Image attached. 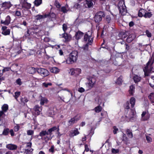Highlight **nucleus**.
Returning a JSON list of instances; mask_svg holds the SVG:
<instances>
[{
	"label": "nucleus",
	"mask_w": 154,
	"mask_h": 154,
	"mask_svg": "<svg viewBox=\"0 0 154 154\" xmlns=\"http://www.w3.org/2000/svg\"><path fill=\"white\" fill-rule=\"evenodd\" d=\"M125 52H127V51L128 50H129V49H130V47H129V46L127 44H125Z\"/></svg>",
	"instance_id": "69168bd1"
},
{
	"label": "nucleus",
	"mask_w": 154,
	"mask_h": 154,
	"mask_svg": "<svg viewBox=\"0 0 154 154\" xmlns=\"http://www.w3.org/2000/svg\"><path fill=\"white\" fill-rule=\"evenodd\" d=\"M52 85V84L51 83H43V85L45 87H48V86H51Z\"/></svg>",
	"instance_id": "0e129e2a"
},
{
	"label": "nucleus",
	"mask_w": 154,
	"mask_h": 154,
	"mask_svg": "<svg viewBox=\"0 0 154 154\" xmlns=\"http://www.w3.org/2000/svg\"><path fill=\"white\" fill-rule=\"evenodd\" d=\"M15 15L16 16H20L21 15V13L20 11H15Z\"/></svg>",
	"instance_id": "e2e57ef3"
},
{
	"label": "nucleus",
	"mask_w": 154,
	"mask_h": 154,
	"mask_svg": "<svg viewBox=\"0 0 154 154\" xmlns=\"http://www.w3.org/2000/svg\"><path fill=\"white\" fill-rule=\"evenodd\" d=\"M21 5L22 8H23V11H28L31 8V4L25 1H24Z\"/></svg>",
	"instance_id": "0eeeda50"
},
{
	"label": "nucleus",
	"mask_w": 154,
	"mask_h": 154,
	"mask_svg": "<svg viewBox=\"0 0 154 154\" xmlns=\"http://www.w3.org/2000/svg\"><path fill=\"white\" fill-rule=\"evenodd\" d=\"M11 18L8 15L6 18L5 21L1 20V23L5 25H8L11 22Z\"/></svg>",
	"instance_id": "4468645a"
},
{
	"label": "nucleus",
	"mask_w": 154,
	"mask_h": 154,
	"mask_svg": "<svg viewBox=\"0 0 154 154\" xmlns=\"http://www.w3.org/2000/svg\"><path fill=\"white\" fill-rule=\"evenodd\" d=\"M130 104L128 101H127L124 105V107L125 109H130Z\"/></svg>",
	"instance_id": "49530a36"
},
{
	"label": "nucleus",
	"mask_w": 154,
	"mask_h": 154,
	"mask_svg": "<svg viewBox=\"0 0 154 154\" xmlns=\"http://www.w3.org/2000/svg\"><path fill=\"white\" fill-rule=\"evenodd\" d=\"M46 135H49L48 131L46 130H42L40 132L38 136L41 137V139H42L43 137Z\"/></svg>",
	"instance_id": "a211bd4d"
},
{
	"label": "nucleus",
	"mask_w": 154,
	"mask_h": 154,
	"mask_svg": "<svg viewBox=\"0 0 154 154\" xmlns=\"http://www.w3.org/2000/svg\"><path fill=\"white\" fill-rule=\"evenodd\" d=\"M105 16V14L103 11H100L97 12L94 18V20L95 22L99 23L102 20V18L104 17Z\"/></svg>",
	"instance_id": "7ed1b4c3"
},
{
	"label": "nucleus",
	"mask_w": 154,
	"mask_h": 154,
	"mask_svg": "<svg viewBox=\"0 0 154 154\" xmlns=\"http://www.w3.org/2000/svg\"><path fill=\"white\" fill-rule=\"evenodd\" d=\"M149 98L152 103H154V93H151L149 96Z\"/></svg>",
	"instance_id": "2f4dec72"
},
{
	"label": "nucleus",
	"mask_w": 154,
	"mask_h": 154,
	"mask_svg": "<svg viewBox=\"0 0 154 154\" xmlns=\"http://www.w3.org/2000/svg\"><path fill=\"white\" fill-rule=\"evenodd\" d=\"M135 99L134 97H132L131 98L130 100V103L131 104L132 107H133L135 104Z\"/></svg>",
	"instance_id": "473e14b6"
},
{
	"label": "nucleus",
	"mask_w": 154,
	"mask_h": 154,
	"mask_svg": "<svg viewBox=\"0 0 154 154\" xmlns=\"http://www.w3.org/2000/svg\"><path fill=\"white\" fill-rule=\"evenodd\" d=\"M146 33L148 37H151V33L148 30H147L146 31Z\"/></svg>",
	"instance_id": "052dcab7"
},
{
	"label": "nucleus",
	"mask_w": 154,
	"mask_h": 154,
	"mask_svg": "<svg viewBox=\"0 0 154 154\" xmlns=\"http://www.w3.org/2000/svg\"><path fill=\"white\" fill-rule=\"evenodd\" d=\"M48 100L46 98L42 97L40 100V104L41 105H43L44 103H47Z\"/></svg>",
	"instance_id": "5701e85b"
},
{
	"label": "nucleus",
	"mask_w": 154,
	"mask_h": 154,
	"mask_svg": "<svg viewBox=\"0 0 154 154\" xmlns=\"http://www.w3.org/2000/svg\"><path fill=\"white\" fill-rule=\"evenodd\" d=\"M33 150L32 149H27L24 150V154H29L30 153L32 152Z\"/></svg>",
	"instance_id": "79ce46f5"
},
{
	"label": "nucleus",
	"mask_w": 154,
	"mask_h": 154,
	"mask_svg": "<svg viewBox=\"0 0 154 154\" xmlns=\"http://www.w3.org/2000/svg\"><path fill=\"white\" fill-rule=\"evenodd\" d=\"M8 105L5 104L2 106V108L3 111L6 112L8 109Z\"/></svg>",
	"instance_id": "37998d69"
},
{
	"label": "nucleus",
	"mask_w": 154,
	"mask_h": 154,
	"mask_svg": "<svg viewBox=\"0 0 154 154\" xmlns=\"http://www.w3.org/2000/svg\"><path fill=\"white\" fill-rule=\"evenodd\" d=\"M113 132L114 134H116L117 133V132L118 131V129L117 128L116 126H114L113 127Z\"/></svg>",
	"instance_id": "13d9d810"
},
{
	"label": "nucleus",
	"mask_w": 154,
	"mask_h": 154,
	"mask_svg": "<svg viewBox=\"0 0 154 154\" xmlns=\"http://www.w3.org/2000/svg\"><path fill=\"white\" fill-rule=\"evenodd\" d=\"M131 35H129L128 37L127 38L126 40L128 42H131L133 40V38H131Z\"/></svg>",
	"instance_id": "8fccbe9b"
},
{
	"label": "nucleus",
	"mask_w": 154,
	"mask_h": 154,
	"mask_svg": "<svg viewBox=\"0 0 154 154\" xmlns=\"http://www.w3.org/2000/svg\"><path fill=\"white\" fill-rule=\"evenodd\" d=\"M33 109L35 112V114L39 115L42 110V107L38 105H36L34 107Z\"/></svg>",
	"instance_id": "9b49d317"
},
{
	"label": "nucleus",
	"mask_w": 154,
	"mask_h": 154,
	"mask_svg": "<svg viewBox=\"0 0 154 154\" xmlns=\"http://www.w3.org/2000/svg\"><path fill=\"white\" fill-rule=\"evenodd\" d=\"M38 73L42 76L45 77L49 75V72L48 70L43 68H38L37 69Z\"/></svg>",
	"instance_id": "39448f33"
},
{
	"label": "nucleus",
	"mask_w": 154,
	"mask_h": 154,
	"mask_svg": "<svg viewBox=\"0 0 154 154\" xmlns=\"http://www.w3.org/2000/svg\"><path fill=\"white\" fill-rule=\"evenodd\" d=\"M88 83L89 88H92L96 82V79L93 77H89L88 78Z\"/></svg>",
	"instance_id": "423d86ee"
},
{
	"label": "nucleus",
	"mask_w": 154,
	"mask_h": 154,
	"mask_svg": "<svg viewBox=\"0 0 154 154\" xmlns=\"http://www.w3.org/2000/svg\"><path fill=\"white\" fill-rule=\"evenodd\" d=\"M10 68L9 67H5L2 70V71L3 73L5 72L8 71L10 70Z\"/></svg>",
	"instance_id": "774afa93"
},
{
	"label": "nucleus",
	"mask_w": 154,
	"mask_h": 154,
	"mask_svg": "<svg viewBox=\"0 0 154 154\" xmlns=\"http://www.w3.org/2000/svg\"><path fill=\"white\" fill-rule=\"evenodd\" d=\"M9 132V129L8 128H5L2 132V134L5 136L7 135L8 134Z\"/></svg>",
	"instance_id": "ea45409f"
},
{
	"label": "nucleus",
	"mask_w": 154,
	"mask_h": 154,
	"mask_svg": "<svg viewBox=\"0 0 154 154\" xmlns=\"http://www.w3.org/2000/svg\"><path fill=\"white\" fill-rule=\"evenodd\" d=\"M93 38L91 32L88 31L85 34L84 40L87 42L89 45H91L93 42Z\"/></svg>",
	"instance_id": "f03ea898"
},
{
	"label": "nucleus",
	"mask_w": 154,
	"mask_h": 154,
	"mask_svg": "<svg viewBox=\"0 0 154 154\" xmlns=\"http://www.w3.org/2000/svg\"><path fill=\"white\" fill-rule=\"evenodd\" d=\"M89 44L87 43L85 45H83V47H82V48L83 50L85 52H86L88 50V47Z\"/></svg>",
	"instance_id": "4c0bfd02"
},
{
	"label": "nucleus",
	"mask_w": 154,
	"mask_h": 154,
	"mask_svg": "<svg viewBox=\"0 0 154 154\" xmlns=\"http://www.w3.org/2000/svg\"><path fill=\"white\" fill-rule=\"evenodd\" d=\"M38 68H35L33 67H31L29 68V72L30 74H33L37 71V69Z\"/></svg>",
	"instance_id": "cd10ccee"
},
{
	"label": "nucleus",
	"mask_w": 154,
	"mask_h": 154,
	"mask_svg": "<svg viewBox=\"0 0 154 154\" xmlns=\"http://www.w3.org/2000/svg\"><path fill=\"white\" fill-rule=\"evenodd\" d=\"M79 134L78 128H75L74 130H72L70 131L69 136L70 137H72L76 136Z\"/></svg>",
	"instance_id": "9d476101"
},
{
	"label": "nucleus",
	"mask_w": 154,
	"mask_h": 154,
	"mask_svg": "<svg viewBox=\"0 0 154 154\" xmlns=\"http://www.w3.org/2000/svg\"><path fill=\"white\" fill-rule=\"evenodd\" d=\"M76 116L72 118L68 121L69 126L72 125L73 124L75 123L79 120L77 118Z\"/></svg>",
	"instance_id": "2eb2a0df"
},
{
	"label": "nucleus",
	"mask_w": 154,
	"mask_h": 154,
	"mask_svg": "<svg viewBox=\"0 0 154 154\" xmlns=\"http://www.w3.org/2000/svg\"><path fill=\"white\" fill-rule=\"evenodd\" d=\"M78 57V52L77 51H73L69 55V57L66 60V62L68 64H70L76 62Z\"/></svg>",
	"instance_id": "f257e3e1"
},
{
	"label": "nucleus",
	"mask_w": 154,
	"mask_h": 154,
	"mask_svg": "<svg viewBox=\"0 0 154 154\" xmlns=\"http://www.w3.org/2000/svg\"><path fill=\"white\" fill-rule=\"evenodd\" d=\"M152 14L151 12H147L146 11L145 12V14L144 17L146 18H150L152 16Z\"/></svg>",
	"instance_id": "a19ab883"
},
{
	"label": "nucleus",
	"mask_w": 154,
	"mask_h": 154,
	"mask_svg": "<svg viewBox=\"0 0 154 154\" xmlns=\"http://www.w3.org/2000/svg\"><path fill=\"white\" fill-rule=\"evenodd\" d=\"M32 146V143L31 142L27 143L26 145V147L28 148L27 149H30Z\"/></svg>",
	"instance_id": "bf43d9fd"
},
{
	"label": "nucleus",
	"mask_w": 154,
	"mask_h": 154,
	"mask_svg": "<svg viewBox=\"0 0 154 154\" xmlns=\"http://www.w3.org/2000/svg\"><path fill=\"white\" fill-rule=\"evenodd\" d=\"M21 102V103L25 104L29 100L25 96L23 97H21L20 99Z\"/></svg>",
	"instance_id": "393cba45"
},
{
	"label": "nucleus",
	"mask_w": 154,
	"mask_h": 154,
	"mask_svg": "<svg viewBox=\"0 0 154 154\" xmlns=\"http://www.w3.org/2000/svg\"><path fill=\"white\" fill-rule=\"evenodd\" d=\"M146 12V11L144 9L142 8L140 9L138 12V16L140 17H142L143 16L144 17Z\"/></svg>",
	"instance_id": "aec40b11"
},
{
	"label": "nucleus",
	"mask_w": 154,
	"mask_h": 154,
	"mask_svg": "<svg viewBox=\"0 0 154 154\" xmlns=\"http://www.w3.org/2000/svg\"><path fill=\"white\" fill-rule=\"evenodd\" d=\"M122 79V76H120L119 78H118L116 82V83L119 85H122V82H123Z\"/></svg>",
	"instance_id": "c756f323"
},
{
	"label": "nucleus",
	"mask_w": 154,
	"mask_h": 154,
	"mask_svg": "<svg viewBox=\"0 0 154 154\" xmlns=\"http://www.w3.org/2000/svg\"><path fill=\"white\" fill-rule=\"evenodd\" d=\"M62 37L63 38L65 39L66 41H69L70 40L71 38L70 35H68L67 33H64L62 34Z\"/></svg>",
	"instance_id": "6ab92c4d"
},
{
	"label": "nucleus",
	"mask_w": 154,
	"mask_h": 154,
	"mask_svg": "<svg viewBox=\"0 0 154 154\" xmlns=\"http://www.w3.org/2000/svg\"><path fill=\"white\" fill-rule=\"evenodd\" d=\"M61 11L63 13H66L67 12L68 10L66 9V7L63 6L61 8Z\"/></svg>",
	"instance_id": "de8ad7c7"
},
{
	"label": "nucleus",
	"mask_w": 154,
	"mask_h": 154,
	"mask_svg": "<svg viewBox=\"0 0 154 154\" xmlns=\"http://www.w3.org/2000/svg\"><path fill=\"white\" fill-rule=\"evenodd\" d=\"M148 114H149L146 111H143L141 114V118L143 117L144 116H145Z\"/></svg>",
	"instance_id": "338daca9"
},
{
	"label": "nucleus",
	"mask_w": 154,
	"mask_h": 154,
	"mask_svg": "<svg viewBox=\"0 0 154 154\" xmlns=\"http://www.w3.org/2000/svg\"><path fill=\"white\" fill-rule=\"evenodd\" d=\"M29 29L30 31L31 35H33L35 34L37 36H39V35L38 34L39 31H38V29L32 28Z\"/></svg>",
	"instance_id": "f8f14e48"
},
{
	"label": "nucleus",
	"mask_w": 154,
	"mask_h": 154,
	"mask_svg": "<svg viewBox=\"0 0 154 154\" xmlns=\"http://www.w3.org/2000/svg\"><path fill=\"white\" fill-rule=\"evenodd\" d=\"M57 128L56 126H54L50 129H49L48 131V133H49V135L51 136L52 134V132L53 131H54L55 130H57Z\"/></svg>",
	"instance_id": "c85d7f7f"
},
{
	"label": "nucleus",
	"mask_w": 154,
	"mask_h": 154,
	"mask_svg": "<svg viewBox=\"0 0 154 154\" xmlns=\"http://www.w3.org/2000/svg\"><path fill=\"white\" fill-rule=\"evenodd\" d=\"M80 7V5L77 3H75L74 6V8L77 9Z\"/></svg>",
	"instance_id": "680f3d73"
},
{
	"label": "nucleus",
	"mask_w": 154,
	"mask_h": 154,
	"mask_svg": "<svg viewBox=\"0 0 154 154\" xmlns=\"http://www.w3.org/2000/svg\"><path fill=\"white\" fill-rule=\"evenodd\" d=\"M150 117L149 114L146 115L145 116H144L143 117L141 118V120L142 121H145L147 120Z\"/></svg>",
	"instance_id": "c03bdc74"
},
{
	"label": "nucleus",
	"mask_w": 154,
	"mask_h": 154,
	"mask_svg": "<svg viewBox=\"0 0 154 154\" xmlns=\"http://www.w3.org/2000/svg\"><path fill=\"white\" fill-rule=\"evenodd\" d=\"M20 94L21 93L20 92L16 91L14 93V95H13V97L17 101H19L18 100V98L20 95Z\"/></svg>",
	"instance_id": "a878e982"
},
{
	"label": "nucleus",
	"mask_w": 154,
	"mask_h": 154,
	"mask_svg": "<svg viewBox=\"0 0 154 154\" xmlns=\"http://www.w3.org/2000/svg\"><path fill=\"white\" fill-rule=\"evenodd\" d=\"M6 147L9 150H14L17 149V146L15 144L10 143L7 144Z\"/></svg>",
	"instance_id": "1a4fd4ad"
},
{
	"label": "nucleus",
	"mask_w": 154,
	"mask_h": 154,
	"mask_svg": "<svg viewBox=\"0 0 154 154\" xmlns=\"http://www.w3.org/2000/svg\"><path fill=\"white\" fill-rule=\"evenodd\" d=\"M102 107L100 106H98L94 108V110L96 112H99L101 111Z\"/></svg>",
	"instance_id": "c9c22d12"
},
{
	"label": "nucleus",
	"mask_w": 154,
	"mask_h": 154,
	"mask_svg": "<svg viewBox=\"0 0 154 154\" xmlns=\"http://www.w3.org/2000/svg\"><path fill=\"white\" fill-rule=\"evenodd\" d=\"M135 89V87L134 86L132 85L130 86V89L129 90V92L130 94L131 95H132L134 92V90Z\"/></svg>",
	"instance_id": "7c9ffc66"
},
{
	"label": "nucleus",
	"mask_w": 154,
	"mask_h": 154,
	"mask_svg": "<svg viewBox=\"0 0 154 154\" xmlns=\"http://www.w3.org/2000/svg\"><path fill=\"white\" fill-rule=\"evenodd\" d=\"M62 28H63V30L64 31V32H65L67 28V26L66 25L65 23H64L63 25V27Z\"/></svg>",
	"instance_id": "5fc2aeb1"
},
{
	"label": "nucleus",
	"mask_w": 154,
	"mask_h": 154,
	"mask_svg": "<svg viewBox=\"0 0 154 154\" xmlns=\"http://www.w3.org/2000/svg\"><path fill=\"white\" fill-rule=\"evenodd\" d=\"M30 35H31V34L29 29H27L26 32L24 36L26 38H29Z\"/></svg>",
	"instance_id": "a18cd8bd"
},
{
	"label": "nucleus",
	"mask_w": 154,
	"mask_h": 154,
	"mask_svg": "<svg viewBox=\"0 0 154 154\" xmlns=\"http://www.w3.org/2000/svg\"><path fill=\"white\" fill-rule=\"evenodd\" d=\"M133 79L135 83H137L140 81L141 79V78L137 75H135L133 77Z\"/></svg>",
	"instance_id": "412c9836"
},
{
	"label": "nucleus",
	"mask_w": 154,
	"mask_h": 154,
	"mask_svg": "<svg viewBox=\"0 0 154 154\" xmlns=\"http://www.w3.org/2000/svg\"><path fill=\"white\" fill-rule=\"evenodd\" d=\"M119 150L118 149H112V152L114 154H116L119 153Z\"/></svg>",
	"instance_id": "864d4df0"
},
{
	"label": "nucleus",
	"mask_w": 154,
	"mask_h": 154,
	"mask_svg": "<svg viewBox=\"0 0 154 154\" xmlns=\"http://www.w3.org/2000/svg\"><path fill=\"white\" fill-rule=\"evenodd\" d=\"M86 4L87 5L88 7V8L92 7L93 5L91 0H86Z\"/></svg>",
	"instance_id": "b1692460"
},
{
	"label": "nucleus",
	"mask_w": 154,
	"mask_h": 154,
	"mask_svg": "<svg viewBox=\"0 0 154 154\" xmlns=\"http://www.w3.org/2000/svg\"><path fill=\"white\" fill-rule=\"evenodd\" d=\"M47 16L48 15L46 14L44 15L38 14L36 16V19L37 20H40L41 19L47 17Z\"/></svg>",
	"instance_id": "4be33fe9"
},
{
	"label": "nucleus",
	"mask_w": 154,
	"mask_h": 154,
	"mask_svg": "<svg viewBox=\"0 0 154 154\" xmlns=\"http://www.w3.org/2000/svg\"><path fill=\"white\" fill-rule=\"evenodd\" d=\"M126 134L127 135L128 137L130 138H132L133 137V134L132 132V131L129 129H127L126 130Z\"/></svg>",
	"instance_id": "bb28decb"
},
{
	"label": "nucleus",
	"mask_w": 154,
	"mask_h": 154,
	"mask_svg": "<svg viewBox=\"0 0 154 154\" xmlns=\"http://www.w3.org/2000/svg\"><path fill=\"white\" fill-rule=\"evenodd\" d=\"M106 20L108 23H109L111 20V18L109 15H107L106 17Z\"/></svg>",
	"instance_id": "603ef678"
},
{
	"label": "nucleus",
	"mask_w": 154,
	"mask_h": 154,
	"mask_svg": "<svg viewBox=\"0 0 154 154\" xmlns=\"http://www.w3.org/2000/svg\"><path fill=\"white\" fill-rule=\"evenodd\" d=\"M10 29H8L7 30L2 31V33L4 35H9L10 34Z\"/></svg>",
	"instance_id": "f704fd0d"
},
{
	"label": "nucleus",
	"mask_w": 154,
	"mask_h": 154,
	"mask_svg": "<svg viewBox=\"0 0 154 154\" xmlns=\"http://www.w3.org/2000/svg\"><path fill=\"white\" fill-rule=\"evenodd\" d=\"M27 134L28 135H32L33 134L34 131L32 130H28L27 131Z\"/></svg>",
	"instance_id": "09e8293b"
},
{
	"label": "nucleus",
	"mask_w": 154,
	"mask_h": 154,
	"mask_svg": "<svg viewBox=\"0 0 154 154\" xmlns=\"http://www.w3.org/2000/svg\"><path fill=\"white\" fill-rule=\"evenodd\" d=\"M152 65L149 64L148 66V70L145 69V68L143 69L144 71L145 72V74H146V72H148L149 73H152V72H154V69H153V67H152Z\"/></svg>",
	"instance_id": "f3484780"
},
{
	"label": "nucleus",
	"mask_w": 154,
	"mask_h": 154,
	"mask_svg": "<svg viewBox=\"0 0 154 154\" xmlns=\"http://www.w3.org/2000/svg\"><path fill=\"white\" fill-rule=\"evenodd\" d=\"M118 7L119 13L122 15H124L126 13V7L124 2H120L118 4Z\"/></svg>",
	"instance_id": "20e7f679"
},
{
	"label": "nucleus",
	"mask_w": 154,
	"mask_h": 154,
	"mask_svg": "<svg viewBox=\"0 0 154 154\" xmlns=\"http://www.w3.org/2000/svg\"><path fill=\"white\" fill-rule=\"evenodd\" d=\"M75 69V74H78L81 73V69L79 68H76Z\"/></svg>",
	"instance_id": "3c124183"
},
{
	"label": "nucleus",
	"mask_w": 154,
	"mask_h": 154,
	"mask_svg": "<svg viewBox=\"0 0 154 154\" xmlns=\"http://www.w3.org/2000/svg\"><path fill=\"white\" fill-rule=\"evenodd\" d=\"M154 63V54L152 55V57L149 59L148 62L146 64V66L145 67V69L148 70V66L149 64L152 65Z\"/></svg>",
	"instance_id": "ddd939ff"
},
{
	"label": "nucleus",
	"mask_w": 154,
	"mask_h": 154,
	"mask_svg": "<svg viewBox=\"0 0 154 154\" xmlns=\"http://www.w3.org/2000/svg\"><path fill=\"white\" fill-rule=\"evenodd\" d=\"M146 138L148 143H150L152 142V139L149 136H146Z\"/></svg>",
	"instance_id": "6e6d98bb"
},
{
	"label": "nucleus",
	"mask_w": 154,
	"mask_h": 154,
	"mask_svg": "<svg viewBox=\"0 0 154 154\" xmlns=\"http://www.w3.org/2000/svg\"><path fill=\"white\" fill-rule=\"evenodd\" d=\"M84 33L80 31L77 32L75 35V38L76 40H78L80 39L83 36Z\"/></svg>",
	"instance_id": "dca6fc26"
},
{
	"label": "nucleus",
	"mask_w": 154,
	"mask_h": 154,
	"mask_svg": "<svg viewBox=\"0 0 154 154\" xmlns=\"http://www.w3.org/2000/svg\"><path fill=\"white\" fill-rule=\"evenodd\" d=\"M2 8H4V9H9L12 6L10 2H5L1 4Z\"/></svg>",
	"instance_id": "6e6552de"
},
{
	"label": "nucleus",
	"mask_w": 154,
	"mask_h": 154,
	"mask_svg": "<svg viewBox=\"0 0 154 154\" xmlns=\"http://www.w3.org/2000/svg\"><path fill=\"white\" fill-rule=\"evenodd\" d=\"M16 82L17 85H22V82L21 81V80L20 78L16 80Z\"/></svg>",
	"instance_id": "4d7b16f0"
},
{
	"label": "nucleus",
	"mask_w": 154,
	"mask_h": 154,
	"mask_svg": "<svg viewBox=\"0 0 154 154\" xmlns=\"http://www.w3.org/2000/svg\"><path fill=\"white\" fill-rule=\"evenodd\" d=\"M42 3V0H35L34 1L35 5L38 6Z\"/></svg>",
	"instance_id": "58836bf2"
},
{
	"label": "nucleus",
	"mask_w": 154,
	"mask_h": 154,
	"mask_svg": "<svg viewBox=\"0 0 154 154\" xmlns=\"http://www.w3.org/2000/svg\"><path fill=\"white\" fill-rule=\"evenodd\" d=\"M46 14L48 15L47 17H49L51 19L55 18L56 17V14L53 13H50Z\"/></svg>",
	"instance_id": "e433bc0d"
},
{
	"label": "nucleus",
	"mask_w": 154,
	"mask_h": 154,
	"mask_svg": "<svg viewBox=\"0 0 154 154\" xmlns=\"http://www.w3.org/2000/svg\"><path fill=\"white\" fill-rule=\"evenodd\" d=\"M51 72L54 73H57L59 72V69L56 67H53L51 69Z\"/></svg>",
	"instance_id": "72a5a7b5"
}]
</instances>
